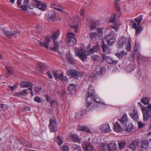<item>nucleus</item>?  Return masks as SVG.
I'll list each match as a JSON object with an SVG mask.
<instances>
[{"label": "nucleus", "instance_id": "32", "mask_svg": "<svg viewBox=\"0 0 151 151\" xmlns=\"http://www.w3.org/2000/svg\"><path fill=\"white\" fill-rule=\"evenodd\" d=\"M51 7L60 12H64L61 6L57 5L54 4H51Z\"/></svg>", "mask_w": 151, "mask_h": 151}, {"label": "nucleus", "instance_id": "36", "mask_svg": "<svg viewBox=\"0 0 151 151\" xmlns=\"http://www.w3.org/2000/svg\"><path fill=\"white\" fill-rule=\"evenodd\" d=\"M1 30L4 34L7 37L11 38V36H12L11 32L8 30H6L4 29H2Z\"/></svg>", "mask_w": 151, "mask_h": 151}, {"label": "nucleus", "instance_id": "34", "mask_svg": "<svg viewBox=\"0 0 151 151\" xmlns=\"http://www.w3.org/2000/svg\"><path fill=\"white\" fill-rule=\"evenodd\" d=\"M127 54L126 52L123 51L120 53L116 52L115 55L119 58H121L122 57Z\"/></svg>", "mask_w": 151, "mask_h": 151}, {"label": "nucleus", "instance_id": "2", "mask_svg": "<svg viewBox=\"0 0 151 151\" xmlns=\"http://www.w3.org/2000/svg\"><path fill=\"white\" fill-rule=\"evenodd\" d=\"M60 32L59 30H58L55 32L51 36V39L53 40L54 47L53 48H50V49L54 51H56L58 49L59 45L56 39H57L59 37Z\"/></svg>", "mask_w": 151, "mask_h": 151}, {"label": "nucleus", "instance_id": "1", "mask_svg": "<svg viewBox=\"0 0 151 151\" xmlns=\"http://www.w3.org/2000/svg\"><path fill=\"white\" fill-rule=\"evenodd\" d=\"M130 41V38H126L124 37H122L118 41V47L119 48L124 47L127 51H130L132 50Z\"/></svg>", "mask_w": 151, "mask_h": 151}, {"label": "nucleus", "instance_id": "20", "mask_svg": "<svg viewBox=\"0 0 151 151\" xmlns=\"http://www.w3.org/2000/svg\"><path fill=\"white\" fill-rule=\"evenodd\" d=\"M100 50V47L98 45H96L93 46L89 50V53H87L86 55H90L91 54L94 52H98Z\"/></svg>", "mask_w": 151, "mask_h": 151}, {"label": "nucleus", "instance_id": "29", "mask_svg": "<svg viewBox=\"0 0 151 151\" xmlns=\"http://www.w3.org/2000/svg\"><path fill=\"white\" fill-rule=\"evenodd\" d=\"M135 66L132 64H129L126 67V69L128 72H131L135 69Z\"/></svg>", "mask_w": 151, "mask_h": 151}, {"label": "nucleus", "instance_id": "11", "mask_svg": "<svg viewBox=\"0 0 151 151\" xmlns=\"http://www.w3.org/2000/svg\"><path fill=\"white\" fill-rule=\"evenodd\" d=\"M119 122L121 124L122 127H126V125L128 123V119L126 114H124L121 118L118 120Z\"/></svg>", "mask_w": 151, "mask_h": 151}, {"label": "nucleus", "instance_id": "22", "mask_svg": "<svg viewBox=\"0 0 151 151\" xmlns=\"http://www.w3.org/2000/svg\"><path fill=\"white\" fill-rule=\"evenodd\" d=\"M105 68L103 67L98 66L96 67L95 71L96 73L101 76V74H103L105 72Z\"/></svg>", "mask_w": 151, "mask_h": 151}, {"label": "nucleus", "instance_id": "6", "mask_svg": "<svg viewBox=\"0 0 151 151\" xmlns=\"http://www.w3.org/2000/svg\"><path fill=\"white\" fill-rule=\"evenodd\" d=\"M92 94H91L89 92H87L86 95V98L87 103L86 104V107L88 108L92 104V98L95 96L94 93L95 91L94 90L91 91Z\"/></svg>", "mask_w": 151, "mask_h": 151}, {"label": "nucleus", "instance_id": "12", "mask_svg": "<svg viewBox=\"0 0 151 151\" xmlns=\"http://www.w3.org/2000/svg\"><path fill=\"white\" fill-rule=\"evenodd\" d=\"M50 40L49 37L48 36H47L45 38V40L44 42H42L39 40L37 41V42L40 46L42 47H44L45 48L48 49L49 48L48 45L49 43L50 42Z\"/></svg>", "mask_w": 151, "mask_h": 151}, {"label": "nucleus", "instance_id": "24", "mask_svg": "<svg viewBox=\"0 0 151 151\" xmlns=\"http://www.w3.org/2000/svg\"><path fill=\"white\" fill-rule=\"evenodd\" d=\"M101 47L103 52L107 54L110 53L109 48L105 44L103 40H102V45L101 46Z\"/></svg>", "mask_w": 151, "mask_h": 151}, {"label": "nucleus", "instance_id": "37", "mask_svg": "<svg viewBox=\"0 0 151 151\" xmlns=\"http://www.w3.org/2000/svg\"><path fill=\"white\" fill-rule=\"evenodd\" d=\"M128 125H126V127H126V130L128 132H131L133 129V125L132 124L130 123L127 124Z\"/></svg>", "mask_w": 151, "mask_h": 151}, {"label": "nucleus", "instance_id": "47", "mask_svg": "<svg viewBox=\"0 0 151 151\" xmlns=\"http://www.w3.org/2000/svg\"><path fill=\"white\" fill-rule=\"evenodd\" d=\"M98 34L95 32H92L90 33L89 36L90 38L93 39L98 37Z\"/></svg>", "mask_w": 151, "mask_h": 151}, {"label": "nucleus", "instance_id": "61", "mask_svg": "<svg viewBox=\"0 0 151 151\" xmlns=\"http://www.w3.org/2000/svg\"><path fill=\"white\" fill-rule=\"evenodd\" d=\"M138 127L139 128H142L143 127L144 125V124L141 122H138Z\"/></svg>", "mask_w": 151, "mask_h": 151}, {"label": "nucleus", "instance_id": "44", "mask_svg": "<svg viewBox=\"0 0 151 151\" xmlns=\"http://www.w3.org/2000/svg\"><path fill=\"white\" fill-rule=\"evenodd\" d=\"M141 102L145 105L148 104H149V100L147 98H143L141 99Z\"/></svg>", "mask_w": 151, "mask_h": 151}, {"label": "nucleus", "instance_id": "35", "mask_svg": "<svg viewBox=\"0 0 151 151\" xmlns=\"http://www.w3.org/2000/svg\"><path fill=\"white\" fill-rule=\"evenodd\" d=\"M73 151H82L81 147L77 144H73L71 145Z\"/></svg>", "mask_w": 151, "mask_h": 151}, {"label": "nucleus", "instance_id": "27", "mask_svg": "<svg viewBox=\"0 0 151 151\" xmlns=\"http://www.w3.org/2000/svg\"><path fill=\"white\" fill-rule=\"evenodd\" d=\"M39 4L37 0H33L28 6L29 8L30 9H33L35 7H36L37 4Z\"/></svg>", "mask_w": 151, "mask_h": 151}, {"label": "nucleus", "instance_id": "42", "mask_svg": "<svg viewBox=\"0 0 151 151\" xmlns=\"http://www.w3.org/2000/svg\"><path fill=\"white\" fill-rule=\"evenodd\" d=\"M130 115L132 118L135 120H137L138 117L137 114L136 112H135V110H134V112L130 114Z\"/></svg>", "mask_w": 151, "mask_h": 151}, {"label": "nucleus", "instance_id": "33", "mask_svg": "<svg viewBox=\"0 0 151 151\" xmlns=\"http://www.w3.org/2000/svg\"><path fill=\"white\" fill-rule=\"evenodd\" d=\"M79 130L81 131H85L88 133H91V131L88 127L85 126H79Z\"/></svg>", "mask_w": 151, "mask_h": 151}, {"label": "nucleus", "instance_id": "7", "mask_svg": "<svg viewBox=\"0 0 151 151\" xmlns=\"http://www.w3.org/2000/svg\"><path fill=\"white\" fill-rule=\"evenodd\" d=\"M45 19L49 22L54 21L56 19V16L55 12L53 10H50L47 14L45 15Z\"/></svg>", "mask_w": 151, "mask_h": 151}, {"label": "nucleus", "instance_id": "62", "mask_svg": "<svg viewBox=\"0 0 151 151\" xmlns=\"http://www.w3.org/2000/svg\"><path fill=\"white\" fill-rule=\"evenodd\" d=\"M27 6L24 5H21L20 7L23 10L27 11Z\"/></svg>", "mask_w": 151, "mask_h": 151}, {"label": "nucleus", "instance_id": "46", "mask_svg": "<svg viewBox=\"0 0 151 151\" xmlns=\"http://www.w3.org/2000/svg\"><path fill=\"white\" fill-rule=\"evenodd\" d=\"M94 101L95 102L98 104H102L104 105L105 104L104 103L101 101L98 98H96V96L93 97L92 98V101Z\"/></svg>", "mask_w": 151, "mask_h": 151}, {"label": "nucleus", "instance_id": "5", "mask_svg": "<svg viewBox=\"0 0 151 151\" xmlns=\"http://www.w3.org/2000/svg\"><path fill=\"white\" fill-rule=\"evenodd\" d=\"M66 40L69 46L73 45L76 42L75 35L73 33H68L67 34Z\"/></svg>", "mask_w": 151, "mask_h": 151}, {"label": "nucleus", "instance_id": "21", "mask_svg": "<svg viewBox=\"0 0 151 151\" xmlns=\"http://www.w3.org/2000/svg\"><path fill=\"white\" fill-rule=\"evenodd\" d=\"M139 145V142L136 140H134L130 142L129 145V147L132 150H134Z\"/></svg>", "mask_w": 151, "mask_h": 151}, {"label": "nucleus", "instance_id": "41", "mask_svg": "<svg viewBox=\"0 0 151 151\" xmlns=\"http://www.w3.org/2000/svg\"><path fill=\"white\" fill-rule=\"evenodd\" d=\"M91 58L92 60L95 61H99L100 62V57L98 55H94L91 56Z\"/></svg>", "mask_w": 151, "mask_h": 151}, {"label": "nucleus", "instance_id": "30", "mask_svg": "<svg viewBox=\"0 0 151 151\" xmlns=\"http://www.w3.org/2000/svg\"><path fill=\"white\" fill-rule=\"evenodd\" d=\"M108 151H116V145L114 143H111L108 145Z\"/></svg>", "mask_w": 151, "mask_h": 151}, {"label": "nucleus", "instance_id": "18", "mask_svg": "<svg viewBox=\"0 0 151 151\" xmlns=\"http://www.w3.org/2000/svg\"><path fill=\"white\" fill-rule=\"evenodd\" d=\"M70 139L74 142L81 143L82 139L76 134L71 135L70 136Z\"/></svg>", "mask_w": 151, "mask_h": 151}, {"label": "nucleus", "instance_id": "28", "mask_svg": "<svg viewBox=\"0 0 151 151\" xmlns=\"http://www.w3.org/2000/svg\"><path fill=\"white\" fill-rule=\"evenodd\" d=\"M141 147L144 149H147L149 146V142L147 140H144L141 142Z\"/></svg>", "mask_w": 151, "mask_h": 151}, {"label": "nucleus", "instance_id": "15", "mask_svg": "<svg viewBox=\"0 0 151 151\" xmlns=\"http://www.w3.org/2000/svg\"><path fill=\"white\" fill-rule=\"evenodd\" d=\"M67 73L68 76L75 79L77 78L79 76L78 72L75 70H67Z\"/></svg>", "mask_w": 151, "mask_h": 151}, {"label": "nucleus", "instance_id": "60", "mask_svg": "<svg viewBox=\"0 0 151 151\" xmlns=\"http://www.w3.org/2000/svg\"><path fill=\"white\" fill-rule=\"evenodd\" d=\"M18 85V84L17 83H16L13 86H10V88L11 89L12 91H13L14 89L16 88Z\"/></svg>", "mask_w": 151, "mask_h": 151}, {"label": "nucleus", "instance_id": "26", "mask_svg": "<svg viewBox=\"0 0 151 151\" xmlns=\"http://www.w3.org/2000/svg\"><path fill=\"white\" fill-rule=\"evenodd\" d=\"M77 86L73 84H70L68 87V90L70 93H73L76 91Z\"/></svg>", "mask_w": 151, "mask_h": 151}, {"label": "nucleus", "instance_id": "52", "mask_svg": "<svg viewBox=\"0 0 151 151\" xmlns=\"http://www.w3.org/2000/svg\"><path fill=\"white\" fill-rule=\"evenodd\" d=\"M139 44L138 42H136L135 45V46L134 47V50L135 51L136 53H137V51L139 49Z\"/></svg>", "mask_w": 151, "mask_h": 151}, {"label": "nucleus", "instance_id": "38", "mask_svg": "<svg viewBox=\"0 0 151 151\" xmlns=\"http://www.w3.org/2000/svg\"><path fill=\"white\" fill-rule=\"evenodd\" d=\"M38 66L40 69V71L41 73H42L44 70L46 68V66L42 63H40L38 65Z\"/></svg>", "mask_w": 151, "mask_h": 151}, {"label": "nucleus", "instance_id": "58", "mask_svg": "<svg viewBox=\"0 0 151 151\" xmlns=\"http://www.w3.org/2000/svg\"><path fill=\"white\" fill-rule=\"evenodd\" d=\"M70 27L72 28H73L74 30L76 32H77L78 31V25L76 24V25L72 26L71 25L70 26Z\"/></svg>", "mask_w": 151, "mask_h": 151}, {"label": "nucleus", "instance_id": "40", "mask_svg": "<svg viewBox=\"0 0 151 151\" xmlns=\"http://www.w3.org/2000/svg\"><path fill=\"white\" fill-rule=\"evenodd\" d=\"M58 79L61 81H66L67 80V77L63 75V73H62L58 75Z\"/></svg>", "mask_w": 151, "mask_h": 151}, {"label": "nucleus", "instance_id": "45", "mask_svg": "<svg viewBox=\"0 0 151 151\" xmlns=\"http://www.w3.org/2000/svg\"><path fill=\"white\" fill-rule=\"evenodd\" d=\"M56 141L59 146L61 145L63 142V141L62 138H60V137L58 136H57Z\"/></svg>", "mask_w": 151, "mask_h": 151}, {"label": "nucleus", "instance_id": "59", "mask_svg": "<svg viewBox=\"0 0 151 151\" xmlns=\"http://www.w3.org/2000/svg\"><path fill=\"white\" fill-rule=\"evenodd\" d=\"M53 73L55 79L56 80L58 79V74L57 73V71L56 70H53Z\"/></svg>", "mask_w": 151, "mask_h": 151}, {"label": "nucleus", "instance_id": "54", "mask_svg": "<svg viewBox=\"0 0 151 151\" xmlns=\"http://www.w3.org/2000/svg\"><path fill=\"white\" fill-rule=\"evenodd\" d=\"M21 32V31L19 30H17L16 31H13L11 32L12 36H14L17 35L19 34Z\"/></svg>", "mask_w": 151, "mask_h": 151}, {"label": "nucleus", "instance_id": "25", "mask_svg": "<svg viewBox=\"0 0 151 151\" xmlns=\"http://www.w3.org/2000/svg\"><path fill=\"white\" fill-rule=\"evenodd\" d=\"M108 145L105 143H103L99 146V148L101 151H108Z\"/></svg>", "mask_w": 151, "mask_h": 151}, {"label": "nucleus", "instance_id": "53", "mask_svg": "<svg viewBox=\"0 0 151 151\" xmlns=\"http://www.w3.org/2000/svg\"><path fill=\"white\" fill-rule=\"evenodd\" d=\"M1 106L2 108V110L4 111L6 110L9 107L7 105L5 104H0V106Z\"/></svg>", "mask_w": 151, "mask_h": 151}, {"label": "nucleus", "instance_id": "48", "mask_svg": "<svg viewBox=\"0 0 151 151\" xmlns=\"http://www.w3.org/2000/svg\"><path fill=\"white\" fill-rule=\"evenodd\" d=\"M119 147L120 149L123 148L125 146L126 142H120L118 143Z\"/></svg>", "mask_w": 151, "mask_h": 151}, {"label": "nucleus", "instance_id": "10", "mask_svg": "<svg viewBox=\"0 0 151 151\" xmlns=\"http://www.w3.org/2000/svg\"><path fill=\"white\" fill-rule=\"evenodd\" d=\"M50 122L49 127L50 132H55L56 131V128L57 126L56 119L55 118L51 119L50 120Z\"/></svg>", "mask_w": 151, "mask_h": 151}, {"label": "nucleus", "instance_id": "9", "mask_svg": "<svg viewBox=\"0 0 151 151\" xmlns=\"http://www.w3.org/2000/svg\"><path fill=\"white\" fill-rule=\"evenodd\" d=\"M102 59L100 60L101 63H103L105 60L109 64H116L118 63V62L117 60H114L111 57L106 56L105 54H102Z\"/></svg>", "mask_w": 151, "mask_h": 151}, {"label": "nucleus", "instance_id": "55", "mask_svg": "<svg viewBox=\"0 0 151 151\" xmlns=\"http://www.w3.org/2000/svg\"><path fill=\"white\" fill-rule=\"evenodd\" d=\"M41 90V88L40 87L36 86L35 87L34 91L37 93H39Z\"/></svg>", "mask_w": 151, "mask_h": 151}, {"label": "nucleus", "instance_id": "57", "mask_svg": "<svg viewBox=\"0 0 151 151\" xmlns=\"http://www.w3.org/2000/svg\"><path fill=\"white\" fill-rule=\"evenodd\" d=\"M119 24H115L114 26H111V28L114 29L115 30V31L117 32L118 29L119 27Z\"/></svg>", "mask_w": 151, "mask_h": 151}, {"label": "nucleus", "instance_id": "56", "mask_svg": "<svg viewBox=\"0 0 151 151\" xmlns=\"http://www.w3.org/2000/svg\"><path fill=\"white\" fill-rule=\"evenodd\" d=\"M34 100L35 101L38 103H40L41 101V99L38 96L35 97L34 98Z\"/></svg>", "mask_w": 151, "mask_h": 151}, {"label": "nucleus", "instance_id": "50", "mask_svg": "<svg viewBox=\"0 0 151 151\" xmlns=\"http://www.w3.org/2000/svg\"><path fill=\"white\" fill-rule=\"evenodd\" d=\"M116 15V14H114L110 19V22L111 23H113L114 22L115 20Z\"/></svg>", "mask_w": 151, "mask_h": 151}, {"label": "nucleus", "instance_id": "8", "mask_svg": "<svg viewBox=\"0 0 151 151\" xmlns=\"http://www.w3.org/2000/svg\"><path fill=\"white\" fill-rule=\"evenodd\" d=\"M75 52L76 55L78 56L82 60H84L86 58L87 52L84 49H81L80 51L78 49H75Z\"/></svg>", "mask_w": 151, "mask_h": 151}, {"label": "nucleus", "instance_id": "64", "mask_svg": "<svg viewBox=\"0 0 151 151\" xmlns=\"http://www.w3.org/2000/svg\"><path fill=\"white\" fill-rule=\"evenodd\" d=\"M81 15L82 17L84 16V11L83 9H82L80 12Z\"/></svg>", "mask_w": 151, "mask_h": 151}, {"label": "nucleus", "instance_id": "51", "mask_svg": "<svg viewBox=\"0 0 151 151\" xmlns=\"http://www.w3.org/2000/svg\"><path fill=\"white\" fill-rule=\"evenodd\" d=\"M61 150L62 151H69L68 147L65 145H63L61 147Z\"/></svg>", "mask_w": 151, "mask_h": 151}, {"label": "nucleus", "instance_id": "39", "mask_svg": "<svg viewBox=\"0 0 151 151\" xmlns=\"http://www.w3.org/2000/svg\"><path fill=\"white\" fill-rule=\"evenodd\" d=\"M142 19V15H140L135 19V20L137 24V26H139Z\"/></svg>", "mask_w": 151, "mask_h": 151}, {"label": "nucleus", "instance_id": "17", "mask_svg": "<svg viewBox=\"0 0 151 151\" xmlns=\"http://www.w3.org/2000/svg\"><path fill=\"white\" fill-rule=\"evenodd\" d=\"M100 129L102 132L106 133L109 132L111 131L108 124H103L101 125Z\"/></svg>", "mask_w": 151, "mask_h": 151}, {"label": "nucleus", "instance_id": "3", "mask_svg": "<svg viewBox=\"0 0 151 151\" xmlns=\"http://www.w3.org/2000/svg\"><path fill=\"white\" fill-rule=\"evenodd\" d=\"M141 110L144 121H147L148 120V117L151 118V104L148 105L146 108H142Z\"/></svg>", "mask_w": 151, "mask_h": 151}, {"label": "nucleus", "instance_id": "31", "mask_svg": "<svg viewBox=\"0 0 151 151\" xmlns=\"http://www.w3.org/2000/svg\"><path fill=\"white\" fill-rule=\"evenodd\" d=\"M66 58L70 63L72 64L73 63L74 60L71 54L69 52H68L66 53Z\"/></svg>", "mask_w": 151, "mask_h": 151}, {"label": "nucleus", "instance_id": "49", "mask_svg": "<svg viewBox=\"0 0 151 151\" xmlns=\"http://www.w3.org/2000/svg\"><path fill=\"white\" fill-rule=\"evenodd\" d=\"M5 68L9 74H12L13 70L11 67L6 66Z\"/></svg>", "mask_w": 151, "mask_h": 151}, {"label": "nucleus", "instance_id": "16", "mask_svg": "<svg viewBox=\"0 0 151 151\" xmlns=\"http://www.w3.org/2000/svg\"><path fill=\"white\" fill-rule=\"evenodd\" d=\"M39 4L36 5V8H38L39 9L42 11H45L46 10L47 7V4L45 2H42L40 1H38Z\"/></svg>", "mask_w": 151, "mask_h": 151}, {"label": "nucleus", "instance_id": "14", "mask_svg": "<svg viewBox=\"0 0 151 151\" xmlns=\"http://www.w3.org/2000/svg\"><path fill=\"white\" fill-rule=\"evenodd\" d=\"M83 148L84 151H94V147L88 143L83 144Z\"/></svg>", "mask_w": 151, "mask_h": 151}, {"label": "nucleus", "instance_id": "23", "mask_svg": "<svg viewBox=\"0 0 151 151\" xmlns=\"http://www.w3.org/2000/svg\"><path fill=\"white\" fill-rule=\"evenodd\" d=\"M114 129L116 132H120L122 130L121 126L117 122H116L114 125Z\"/></svg>", "mask_w": 151, "mask_h": 151}, {"label": "nucleus", "instance_id": "13", "mask_svg": "<svg viewBox=\"0 0 151 151\" xmlns=\"http://www.w3.org/2000/svg\"><path fill=\"white\" fill-rule=\"evenodd\" d=\"M131 23L132 28L136 30V35H138L142 31V27L141 26H139L137 27V24L133 21H131Z\"/></svg>", "mask_w": 151, "mask_h": 151}, {"label": "nucleus", "instance_id": "63", "mask_svg": "<svg viewBox=\"0 0 151 151\" xmlns=\"http://www.w3.org/2000/svg\"><path fill=\"white\" fill-rule=\"evenodd\" d=\"M97 31L98 32V34L99 35H101L103 34V31L101 28H98Z\"/></svg>", "mask_w": 151, "mask_h": 151}, {"label": "nucleus", "instance_id": "4", "mask_svg": "<svg viewBox=\"0 0 151 151\" xmlns=\"http://www.w3.org/2000/svg\"><path fill=\"white\" fill-rule=\"evenodd\" d=\"M114 32L112 31L110 34L105 37L104 40L107 42L108 45H111L115 42L116 37L114 36Z\"/></svg>", "mask_w": 151, "mask_h": 151}, {"label": "nucleus", "instance_id": "43", "mask_svg": "<svg viewBox=\"0 0 151 151\" xmlns=\"http://www.w3.org/2000/svg\"><path fill=\"white\" fill-rule=\"evenodd\" d=\"M28 90V89H24L20 92L17 93H16V95H17V96H19L20 95H22L24 96H26L27 95V91Z\"/></svg>", "mask_w": 151, "mask_h": 151}, {"label": "nucleus", "instance_id": "19", "mask_svg": "<svg viewBox=\"0 0 151 151\" xmlns=\"http://www.w3.org/2000/svg\"><path fill=\"white\" fill-rule=\"evenodd\" d=\"M21 87L24 88L26 87L30 88L32 87L33 84L29 82L23 81H22L20 85Z\"/></svg>", "mask_w": 151, "mask_h": 151}]
</instances>
